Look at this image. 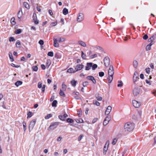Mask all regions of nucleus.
<instances>
[{"instance_id": "nucleus-39", "label": "nucleus", "mask_w": 156, "mask_h": 156, "mask_svg": "<svg viewBox=\"0 0 156 156\" xmlns=\"http://www.w3.org/2000/svg\"><path fill=\"white\" fill-rule=\"evenodd\" d=\"M22 32V30L20 29H17L15 31V33L16 34H20Z\"/></svg>"}, {"instance_id": "nucleus-9", "label": "nucleus", "mask_w": 156, "mask_h": 156, "mask_svg": "<svg viewBox=\"0 0 156 156\" xmlns=\"http://www.w3.org/2000/svg\"><path fill=\"white\" fill-rule=\"evenodd\" d=\"M140 89L138 87L134 88L133 90V93L134 96H136L139 94Z\"/></svg>"}, {"instance_id": "nucleus-40", "label": "nucleus", "mask_w": 156, "mask_h": 156, "mask_svg": "<svg viewBox=\"0 0 156 156\" xmlns=\"http://www.w3.org/2000/svg\"><path fill=\"white\" fill-rule=\"evenodd\" d=\"M117 138H115L114 139L112 142V144L113 145H115L117 142Z\"/></svg>"}, {"instance_id": "nucleus-21", "label": "nucleus", "mask_w": 156, "mask_h": 156, "mask_svg": "<svg viewBox=\"0 0 156 156\" xmlns=\"http://www.w3.org/2000/svg\"><path fill=\"white\" fill-rule=\"evenodd\" d=\"M133 67L135 68H136L138 66V64L136 60H134L133 62Z\"/></svg>"}, {"instance_id": "nucleus-16", "label": "nucleus", "mask_w": 156, "mask_h": 156, "mask_svg": "<svg viewBox=\"0 0 156 156\" xmlns=\"http://www.w3.org/2000/svg\"><path fill=\"white\" fill-rule=\"evenodd\" d=\"M23 15V12L22 9H20L17 13V17L19 19L21 18Z\"/></svg>"}, {"instance_id": "nucleus-6", "label": "nucleus", "mask_w": 156, "mask_h": 156, "mask_svg": "<svg viewBox=\"0 0 156 156\" xmlns=\"http://www.w3.org/2000/svg\"><path fill=\"white\" fill-rule=\"evenodd\" d=\"M109 142L108 140L107 141L105 146L104 147V149H103V154H105L106 152L107 151L108 149V147L109 145Z\"/></svg>"}, {"instance_id": "nucleus-38", "label": "nucleus", "mask_w": 156, "mask_h": 156, "mask_svg": "<svg viewBox=\"0 0 156 156\" xmlns=\"http://www.w3.org/2000/svg\"><path fill=\"white\" fill-rule=\"evenodd\" d=\"M23 130L25 131L26 130V124L25 122L23 121Z\"/></svg>"}, {"instance_id": "nucleus-53", "label": "nucleus", "mask_w": 156, "mask_h": 156, "mask_svg": "<svg viewBox=\"0 0 156 156\" xmlns=\"http://www.w3.org/2000/svg\"><path fill=\"white\" fill-rule=\"evenodd\" d=\"M109 121L105 119L103 122V125L106 126L109 123Z\"/></svg>"}, {"instance_id": "nucleus-13", "label": "nucleus", "mask_w": 156, "mask_h": 156, "mask_svg": "<svg viewBox=\"0 0 156 156\" xmlns=\"http://www.w3.org/2000/svg\"><path fill=\"white\" fill-rule=\"evenodd\" d=\"M54 40V46L56 48H58L59 47V44L56 38H53Z\"/></svg>"}, {"instance_id": "nucleus-49", "label": "nucleus", "mask_w": 156, "mask_h": 156, "mask_svg": "<svg viewBox=\"0 0 156 156\" xmlns=\"http://www.w3.org/2000/svg\"><path fill=\"white\" fill-rule=\"evenodd\" d=\"M38 87L41 88L42 87V83L41 82H39L38 83Z\"/></svg>"}, {"instance_id": "nucleus-47", "label": "nucleus", "mask_w": 156, "mask_h": 156, "mask_svg": "<svg viewBox=\"0 0 156 156\" xmlns=\"http://www.w3.org/2000/svg\"><path fill=\"white\" fill-rule=\"evenodd\" d=\"M59 118L62 121H65V120L64 118V117L62 115H59L58 116Z\"/></svg>"}, {"instance_id": "nucleus-44", "label": "nucleus", "mask_w": 156, "mask_h": 156, "mask_svg": "<svg viewBox=\"0 0 156 156\" xmlns=\"http://www.w3.org/2000/svg\"><path fill=\"white\" fill-rule=\"evenodd\" d=\"M15 20V18L12 17L11 18V21L12 23L13 24V25H15L16 24V22L14 21Z\"/></svg>"}, {"instance_id": "nucleus-3", "label": "nucleus", "mask_w": 156, "mask_h": 156, "mask_svg": "<svg viewBox=\"0 0 156 156\" xmlns=\"http://www.w3.org/2000/svg\"><path fill=\"white\" fill-rule=\"evenodd\" d=\"M84 19V15L82 13H79L77 15V21L78 22H80L83 21Z\"/></svg>"}, {"instance_id": "nucleus-1", "label": "nucleus", "mask_w": 156, "mask_h": 156, "mask_svg": "<svg viewBox=\"0 0 156 156\" xmlns=\"http://www.w3.org/2000/svg\"><path fill=\"white\" fill-rule=\"evenodd\" d=\"M135 125L133 123L128 122L124 126V128L126 131L131 132L134 129Z\"/></svg>"}, {"instance_id": "nucleus-11", "label": "nucleus", "mask_w": 156, "mask_h": 156, "mask_svg": "<svg viewBox=\"0 0 156 156\" xmlns=\"http://www.w3.org/2000/svg\"><path fill=\"white\" fill-rule=\"evenodd\" d=\"M112 109V107L111 106H108L105 112V115H108L111 112Z\"/></svg>"}, {"instance_id": "nucleus-34", "label": "nucleus", "mask_w": 156, "mask_h": 156, "mask_svg": "<svg viewBox=\"0 0 156 156\" xmlns=\"http://www.w3.org/2000/svg\"><path fill=\"white\" fill-rule=\"evenodd\" d=\"M93 103L94 105H95L97 106H99L100 105V103L96 100H94Z\"/></svg>"}, {"instance_id": "nucleus-14", "label": "nucleus", "mask_w": 156, "mask_h": 156, "mask_svg": "<svg viewBox=\"0 0 156 156\" xmlns=\"http://www.w3.org/2000/svg\"><path fill=\"white\" fill-rule=\"evenodd\" d=\"M154 39L153 36H152L148 40V41L149 42H150V43L148 44L151 46L154 43Z\"/></svg>"}, {"instance_id": "nucleus-51", "label": "nucleus", "mask_w": 156, "mask_h": 156, "mask_svg": "<svg viewBox=\"0 0 156 156\" xmlns=\"http://www.w3.org/2000/svg\"><path fill=\"white\" fill-rule=\"evenodd\" d=\"M111 116L109 115H108L105 118V119L109 122L111 120Z\"/></svg>"}, {"instance_id": "nucleus-42", "label": "nucleus", "mask_w": 156, "mask_h": 156, "mask_svg": "<svg viewBox=\"0 0 156 156\" xmlns=\"http://www.w3.org/2000/svg\"><path fill=\"white\" fill-rule=\"evenodd\" d=\"M118 83H119V84L117 85L118 87H121L122 86L123 83L122 81H119Z\"/></svg>"}, {"instance_id": "nucleus-45", "label": "nucleus", "mask_w": 156, "mask_h": 156, "mask_svg": "<svg viewBox=\"0 0 156 156\" xmlns=\"http://www.w3.org/2000/svg\"><path fill=\"white\" fill-rule=\"evenodd\" d=\"M97 67L98 66L96 64H94L93 65H92V66L91 67L92 69L93 70H94V69H95L97 68Z\"/></svg>"}, {"instance_id": "nucleus-58", "label": "nucleus", "mask_w": 156, "mask_h": 156, "mask_svg": "<svg viewBox=\"0 0 156 156\" xmlns=\"http://www.w3.org/2000/svg\"><path fill=\"white\" fill-rule=\"evenodd\" d=\"M39 43L41 45H43L44 44V42L42 40H40L39 41Z\"/></svg>"}, {"instance_id": "nucleus-43", "label": "nucleus", "mask_w": 156, "mask_h": 156, "mask_svg": "<svg viewBox=\"0 0 156 156\" xmlns=\"http://www.w3.org/2000/svg\"><path fill=\"white\" fill-rule=\"evenodd\" d=\"M89 83L87 81L84 82L83 83V85L84 87H86L88 84Z\"/></svg>"}, {"instance_id": "nucleus-33", "label": "nucleus", "mask_w": 156, "mask_h": 156, "mask_svg": "<svg viewBox=\"0 0 156 156\" xmlns=\"http://www.w3.org/2000/svg\"><path fill=\"white\" fill-rule=\"evenodd\" d=\"M9 58L11 60V62H13L14 61V59L13 57V56H12V53L11 52H9Z\"/></svg>"}, {"instance_id": "nucleus-56", "label": "nucleus", "mask_w": 156, "mask_h": 156, "mask_svg": "<svg viewBox=\"0 0 156 156\" xmlns=\"http://www.w3.org/2000/svg\"><path fill=\"white\" fill-rule=\"evenodd\" d=\"M94 77L93 76H88L86 78L88 80H91Z\"/></svg>"}, {"instance_id": "nucleus-19", "label": "nucleus", "mask_w": 156, "mask_h": 156, "mask_svg": "<svg viewBox=\"0 0 156 156\" xmlns=\"http://www.w3.org/2000/svg\"><path fill=\"white\" fill-rule=\"evenodd\" d=\"M23 83V82L20 81H16L15 83V85L18 87L20 85H21Z\"/></svg>"}, {"instance_id": "nucleus-64", "label": "nucleus", "mask_w": 156, "mask_h": 156, "mask_svg": "<svg viewBox=\"0 0 156 156\" xmlns=\"http://www.w3.org/2000/svg\"><path fill=\"white\" fill-rule=\"evenodd\" d=\"M11 66L12 67H15L16 68H18L20 66H16L13 63H12L11 64Z\"/></svg>"}, {"instance_id": "nucleus-30", "label": "nucleus", "mask_w": 156, "mask_h": 156, "mask_svg": "<svg viewBox=\"0 0 156 156\" xmlns=\"http://www.w3.org/2000/svg\"><path fill=\"white\" fill-rule=\"evenodd\" d=\"M23 5L25 6V7L28 9L30 8V6L29 4L26 2H24L23 3Z\"/></svg>"}, {"instance_id": "nucleus-50", "label": "nucleus", "mask_w": 156, "mask_h": 156, "mask_svg": "<svg viewBox=\"0 0 156 156\" xmlns=\"http://www.w3.org/2000/svg\"><path fill=\"white\" fill-rule=\"evenodd\" d=\"M32 68L33 70L35 71H37L38 70V67L37 66H33Z\"/></svg>"}, {"instance_id": "nucleus-55", "label": "nucleus", "mask_w": 156, "mask_h": 156, "mask_svg": "<svg viewBox=\"0 0 156 156\" xmlns=\"http://www.w3.org/2000/svg\"><path fill=\"white\" fill-rule=\"evenodd\" d=\"M145 71L147 73L149 74L150 72V69L149 68H146L145 69Z\"/></svg>"}, {"instance_id": "nucleus-12", "label": "nucleus", "mask_w": 156, "mask_h": 156, "mask_svg": "<svg viewBox=\"0 0 156 156\" xmlns=\"http://www.w3.org/2000/svg\"><path fill=\"white\" fill-rule=\"evenodd\" d=\"M92 66V63H87L85 67V70H89L90 69L91 67Z\"/></svg>"}, {"instance_id": "nucleus-17", "label": "nucleus", "mask_w": 156, "mask_h": 156, "mask_svg": "<svg viewBox=\"0 0 156 156\" xmlns=\"http://www.w3.org/2000/svg\"><path fill=\"white\" fill-rule=\"evenodd\" d=\"M67 72L69 73H74L76 72H75V69L74 70L73 68H70L67 70Z\"/></svg>"}, {"instance_id": "nucleus-62", "label": "nucleus", "mask_w": 156, "mask_h": 156, "mask_svg": "<svg viewBox=\"0 0 156 156\" xmlns=\"http://www.w3.org/2000/svg\"><path fill=\"white\" fill-rule=\"evenodd\" d=\"M48 12H49V14H50V15L51 16H52L53 15V12L51 10V9L49 10Z\"/></svg>"}, {"instance_id": "nucleus-15", "label": "nucleus", "mask_w": 156, "mask_h": 156, "mask_svg": "<svg viewBox=\"0 0 156 156\" xmlns=\"http://www.w3.org/2000/svg\"><path fill=\"white\" fill-rule=\"evenodd\" d=\"M77 43L81 45V46H82L83 47H85L86 46V43L84 42L81 40L78 41L77 42Z\"/></svg>"}, {"instance_id": "nucleus-32", "label": "nucleus", "mask_w": 156, "mask_h": 156, "mask_svg": "<svg viewBox=\"0 0 156 156\" xmlns=\"http://www.w3.org/2000/svg\"><path fill=\"white\" fill-rule=\"evenodd\" d=\"M63 91L61 89L59 92V95L61 96L65 97V94Z\"/></svg>"}, {"instance_id": "nucleus-57", "label": "nucleus", "mask_w": 156, "mask_h": 156, "mask_svg": "<svg viewBox=\"0 0 156 156\" xmlns=\"http://www.w3.org/2000/svg\"><path fill=\"white\" fill-rule=\"evenodd\" d=\"M15 41V38L12 37H10L9 38V41Z\"/></svg>"}, {"instance_id": "nucleus-5", "label": "nucleus", "mask_w": 156, "mask_h": 156, "mask_svg": "<svg viewBox=\"0 0 156 156\" xmlns=\"http://www.w3.org/2000/svg\"><path fill=\"white\" fill-rule=\"evenodd\" d=\"M104 62L106 67H108L110 64V59L108 57H105L104 59Z\"/></svg>"}, {"instance_id": "nucleus-31", "label": "nucleus", "mask_w": 156, "mask_h": 156, "mask_svg": "<svg viewBox=\"0 0 156 156\" xmlns=\"http://www.w3.org/2000/svg\"><path fill=\"white\" fill-rule=\"evenodd\" d=\"M35 16L36 17V14L34 13L33 14V17H34V22L35 24H37L39 22L38 20H36L34 18Z\"/></svg>"}, {"instance_id": "nucleus-46", "label": "nucleus", "mask_w": 156, "mask_h": 156, "mask_svg": "<svg viewBox=\"0 0 156 156\" xmlns=\"http://www.w3.org/2000/svg\"><path fill=\"white\" fill-rule=\"evenodd\" d=\"M67 121L68 122L72 123L73 122V120L70 118H68L67 120Z\"/></svg>"}, {"instance_id": "nucleus-24", "label": "nucleus", "mask_w": 156, "mask_h": 156, "mask_svg": "<svg viewBox=\"0 0 156 156\" xmlns=\"http://www.w3.org/2000/svg\"><path fill=\"white\" fill-rule=\"evenodd\" d=\"M66 85L64 83H63L62 84V89L61 90L63 91H66Z\"/></svg>"}, {"instance_id": "nucleus-28", "label": "nucleus", "mask_w": 156, "mask_h": 156, "mask_svg": "<svg viewBox=\"0 0 156 156\" xmlns=\"http://www.w3.org/2000/svg\"><path fill=\"white\" fill-rule=\"evenodd\" d=\"M46 67L48 68L51 64V62L50 60H47L46 63Z\"/></svg>"}, {"instance_id": "nucleus-20", "label": "nucleus", "mask_w": 156, "mask_h": 156, "mask_svg": "<svg viewBox=\"0 0 156 156\" xmlns=\"http://www.w3.org/2000/svg\"><path fill=\"white\" fill-rule=\"evenodd\" d=\"M99 55V54H94L90 56V59H93L97 57L98 55Z\"/></svg>"}, {"instance_id": "nucleus-8", "label": "nucleus", "mask_w": 156, "mask_h": 156, "mask_svg": "<svg viewBox=\"0 0 156 156\" xmlns=\"http://www.w3.org/2000/svg\"><path fill=\"white\" fill-rule=\"evenodd\" d=\"M84 66L83 65L78 64L76 66V68L75 69V72H77L78 71L81 70L83 67Z\"/></svg>"}, {"instance_id": "nucleus-10", "label": "nucleus", "mask_w": 156, "mask_h": 156, "mask_svg": "<svg viewBox=\"0 0 156 156\" xmlns=\"http://www.w3.org/2000/svg\"><path fill=\"white\" fill-rule=\"evenodd\" d=\"M133 82L134 83L137 80L139 79L138 76V74L137 72L135 71L134 72V75L133 77Z\"/></svg>"}, {"instance_id": "nucleus-60", "label": "nucleus", "mask_w": 156, "mask_h": 156, "mask_svg": "<svg viewBox=\"0 0 156 156\" xmlns=\"http://www.w3.org/2000/svg\"><path fill=\"white\" fill-rule=\"evenodd\" d=\"M148 38V36L147 34L144 35L143 37V39L144 40H146Z\"/></svg>"}, {"instance_id": "nucleus-23", "label": "nucleus", "mask_w": 156, "mask_h": 156, "mask_svg": "<svg viewBox=\"0 0 156 156\" xmlns=\"http://www.w3.org/2000/svg\"><path fill=\"white\" fill-rule=\"evenodd\" d=\"M96 98L97 100L98 101H101L102 100V98L99 96L98 94L96 95Z\"/></svg>"}, {"instance_id": "nucleus-18", "label": "nucleus", "mask_w": 156, "mask_h": 156, "mask_svg": "<svg viewBox=\"0 0 156 156\" xmlns=\"http://www.w3.org/2000/svg\"><path fill=\"white\" fill-rule=\"evenodd\" d=\"M62 13L64 15H66L68 13V10L66 8H65L63 10Z\"/></svg>"}, {"instance_id": "nucleus-2", "label": "nucleus", "mask_w": 156, "mask_h": 156, "mask_svg": "<svg viewBox=\"0 0 156 156\" xmlns=\"http://www.w3.org/2000/svg\"><path fill=\"white\" fill-rule=\"evenodd\" d=\"M36 121L35 119H34L30 122L29 126V129L30 132L33 129L36 123Z\"/></svg>"}, {"instance_id": "nucleus-36", "label": "nucleus", "mask_w": 156, "mask_h": 156, "mask_svg": "<svg viewBox=\"0 0 156 156\" xmlns=\"http://www.w3.org/2000/svg\"><path fill=\"white\" fill-rule=\"evenodd\" d=\"M32 113L31 112L29 111L27 114V118L28 119L29 118H30L32 115Z\"/></svg>"}, {"instance_id": "nucleus-41", "label": "nucleus", "mask_w": 156, "mask_h": 156, "mask_svg": "<svg viewBox=\"0 0 156 156\" xmlns=\"http://www.w3.org/2000/svg\"><path fill=\"white\" fill-rule=\"evenodd\" d=\"M52 116V115L51 114H48L46 116H45V119H48L50 118Z\"/></svg>"}, {"instance_id": "nucleus-61", "label": "nucleus", "mask_w": 156, "mask_h": 156, "mask_svg": "<svg viewBox=\"0 0 156 156\" xmlns=\"http://www.w3.org/2000/svg\"><path fill=\"white\" fill-rule=\"evenodd\" d=\"M45 87L46 86L45 85H43L41 89L42 91V92H44V91Z\"/></svg>"}, {"instance_id": "nucleus-59", "label": "nucleus", "mask_w": 156, "mask_h": 156, "mask_svg": "<svg viewBox=\"0 0 156 156\" xmlns=\"http://www.w3.org/2000/svg\"><path fill=\"white\" fill-rule=\"evenodd\" d=\"M78 115L79 117H80L82 115V111L81 110L79 111L78 112Z\"/></svg>"}, {"instance_id": "nucleus-48", "label": "nucleus", "mask_w": 156, "mask_h": 156, "mask_svg": "<svg viewBox=\"0 0 156 156\" xmlns=\"http://www.w3.org/2000/svg\"><path fill=\"white\" fill-rule=\"evenodd\" d=\"M48 55L51 57H53V53L52 51L49 52L48 53Z\"/></svg>"}, {"instance_id": "nucleus-35", "label": "nucleus", "mask_w": 156, "mask_h": 156, "mask_svg": "<svg viewBox=\"0 0 156 156\" xmlns=\"http://www.w3.org/2000/svg\"><path fill=\"white\" fill-rule=\"evenodd\" d=\"M57 101L56 100H54L52 103V106L53 107H56L57 106Z\"/></svg>"}, {"instance_id": "nucleus-25", "label": "nucleus", "mask_w": 156, "mask_h": 156, "mask_svg": "<svg viewBox=\"0 0 156 156\" xmlns=\"http://www.w3.org/2000/svg\"><path fill=\"white\" fill-rule=\"evenodd\" d=\"M61 57V55L58 53H57L55 55V57L57 59H60Z\"/></svg>"}, {"instance_id": "nucleus-22", "label": "nucleus", "mask_w": 156, "mask_h": 156, "mask_svg": "<svg viewBox=\"0 0 156 156\" xmlns=\"http://www.w3.org/2000/svg\"><path fill=\"white\" fill-rule=\"evenodd\" d=\"M70 83L73 86L75 87L76 86V83H77V81L76 80H72L71 81Z\"/></svg>"}, {"instance_id": "nucleus-52", "label": "nucleus", "mask_w": 156, "mask_h": 156, "mask_svg": "<svg viewBox=\"0 0 156 156\" xmlns=\"http://www.w3.org/2000/svg\"><path fill=\"white\" fill-rule=\"evenodd\" d=\"M151 46L149 44L147 45L146 47V50L147 51L150 50L151 49Z\"/></svg>"}, {"instance_id": "nucleus-54", "label": "nucleus", "mask_w": 156, "mask_h": 156, "mask_svg": "<svg viewBox=\"0 0 156 156\" xmlns=\"http://www.w3.org/2000/svg\"><path fill=\"white\" fill-rule=\"evenodd\" d=\"M99 75L100 77H102L104 75V73L103 72H100L99 73Z\"/></svg>"}, {"instance_id": "nucleus-4", "label": "nucleus", "mask_w": 156, "mask_h": 156, "mask_svg": "<svg viewBox=\"0 0 156 156\" xmlns=\"http://www.w3.org/2000/svg\"><path fill=\"white\" fill-rule=\"evenodd\" d=\"M141 103L135 100L132 101V104L133 106L135 108H137L139 107Z\"/></svg>"}, {"instance_id": "nucleus-29", "label": "nucleus", "mask_w": 156, "mask_h": 156, "mask_svg": "<svg viewBox=\"0 0 156 156\" xmlns=\"http://www.w3.org/2000/svg\"><path fill=\"white\" fill-rule=\"evenodd\" d=\"M109 83H111L113 79V76H109L108 78Z\"/></svg>"}, {"instance_id": "nucleus-26", "label": "nucleus", "mask_w": 156, "mask_h": 156, "mask_svg": "<svg viewBox=\"0 0 156 156\" xmlns=\"http://www.w3.org/2000/svg\"><path fill=\"white\" fill-rule=\"evenodd\" d=\"M57 40V41L59 42H62L65 41V39L64 38H58Z\"/></svg>"}, {"instance_id": "nucleus-37", "label": "nucleus", "mask_w": 156, "mask_h": 156, "mask_svg": "<svg viewBox=\"0 0 156 156\" xmlns=\"http://www.w3.org/2000/svg\"><path fill=\"white\" fill-rule=\"evenodd\" d=\"M57 22L55 21V22H51L50 23V25L51 27H54V26H56L57 24Z\"/></svg>"}, {"instance_id": "nucleus-63", "label": "nucleus", "mask_w": 156, "mask_h": 156, "mask_svg": "<svg viewBox=\"0 0 156 156\" xmlns=\"http://www.w3.org/2000/svg\"><path fill=\"white\" fill-rule=\"evenodd\" d=\"M91 81H92L93 83L94 84H96V80L94 77H93V78L91 80Z\"/></svg>"}, {"instance_id": "nucleus-27", "label": "nucleus", "mask_w": 156, "mask_h": 156, "mask_svg": "<svg viewBox=\"0 0 156 156\" xmlns=\"http://www.w3.org/2000/svg\"><path fill=\"white\" fill-rule=\"evenodd\" d=\"M16 47L20 48L21 47V44L19 41H17L16 43Z\"/></svg>"}, {"instance_id": "nucleus-7", "label": "nucleus", "mask_w": 156, "mask_h": 156, "mask_svg": "<svg viewBox=\"0 0 156 156\" xmlns=\"http://www.w3.org/2000/svg\"><path fill=\"white\" fill-rule=\"evenodd\" d=\"M108 74L109 76H113L114 71L112 65H110L108 70Z\"/></svg>"}]
</instances>
